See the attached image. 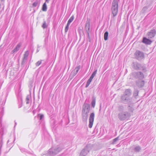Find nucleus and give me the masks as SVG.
<instances>
[{
    "instance_id": "27",
    "label": "nucleus",
    "mask_w": 156,
    "mask_h": 156,
    "mask_svg": "<svg viewBox=\"0 0 156 156\" xmlns=\"http://www.w3.org/2000/svg\"><path fill=\"white\" fill-rule=\"evenodd\" d=\"M34 80L33 79H31L29 82V87L31 88L33 86V83H34Z\"/></svg>"
},
{
    "instance_id": "16",
    "label": "nucleus",
    "mask_w": 156,
    "mask_h": 156,
    "mask_svg": "<svg viewBox=\"0 0 156 156\" xmlns=\"http://www.w3.org/2000/svg\"><path fill=\"white\" fill-rule=\"evenodd\" d=\"M90 21L89 20H87V21L86 23L85 28L87 30V32L88 34V35L89 36V30H90Z\"/></svg>"
},
{
    "instance_id": "13",
    "label": "nucleus",
    "mask_w": 156,
    "mask_h": 156,
    "mask_svg": "<svg viewBox=\"0 0 156 156\" xmlns=\"http://www.w3.org/2000/svg\"><path fill=\"white\" fill-rule=\"evenodd\" d=\"M89 109H90V104L85 102L83 106V109L82 112H84L86 110H89Z\"/></svg>"
},
{
    "instance_id": "40",
    "label": "nucleus",
    "mask_w": 156,
    "mask_h": 156,
    "mask_svg": "<svg viewBox=\"0 0 156 156\" xmlns=\"http://www.w3.org/2000/svg\"><path fill=\"white\" fill-rule=\"evenodd\" d=\"M2 115H1V113H0V123L1 124V119L2 117Z\"/></svg>"
},
{
    "instance_id": "1",
    "label": "nucleus",
    "mask_w": 156,
    "mask_h": 156,
    "mask_svg": "<svg viewBox=\"0 0 156 156\" xmlns=\"http://www.w3.org/2000/svg\"><path fill=\"white\" fill-rule=\"evenodd\" d=\"M63 148L64 147L61 145H58L56 146H52L51 148L49 150L48 154L51 156L55 155L58 154Z\"/></svg>"
},
{
    "instance_id": "12",
    "label": "nucleus",
    "mask_w": 156,
    "mask_h": 156,
    "mask_svg": "<svg viewBox=\"0 0 156 156\" xmlns=\"http://www.w3.org/2000/svg\"><path fill=\"white\" fill-rule=\"evenodd\" d=\"M29 55V52L27 51L25 52L23 58V59L21 63V65H23L26 63L27 62V57Z\"/></svg>"
},
{
    "instance_id": "3",
    "label": "nucleus",
    "mask_w": 156,
    "mask_h": 156,
    "mask_svg": "<svg viewBox=\"0 0 156 156\" xmlns=\"http://www.w3.org/2000/svg\"><path fill=\"white\" fill-rule=\"evenodd\" d=\"M120 102L125 104L130 103L132 102V98L130 97L123 94L121 97Z\"/></svg>"
},
{
    "instance_id": "41",
    "label": "nucleus",
    "mask_w": 156,
    "mask_h": 156,
    "mask_svg": "<svg viewBox=\"0 0 156 156\" xmlns=\"http://www.w3.org/2000/svg\"><path fill=\"white\" fill-rule=\"evenodd\" d=\"M21 104L19 105V108H21L22 106V100H21Z\"/></svg>"
},
{
    "instance_id": "36",
    "label": "nucleus",
    "mask_w": 156,
    "mask_h": 156,
    "mask_svg": "<svg viewBox=\"0 0 156 156\" xmlns=\"http://www.w3.org/2000/svg\"><path fill=\"white\" fill-rule=\"evenodd\" d=\"M42 27L44 28H46L47 27V26L46 24V22L45 21H44V22L43 23V25H42Z\"/></svg>"
},
{
    "instance_id": "38",
    "label": "nucleus",
    "mask_w": 156,
    "mask_h": 156,
    "mask_svg": "<svg viewBox=\"0 0 156 156\" xmlns=\"http://www.w3.org/2000/svg\"><path fill=\"white\" fill-rule=\"evenodd\" d=\"M69 24L67 23V25L65 28V32H66L68 31V29H69Z\"/></svg>"
},
{
    "instance_id": "5",
    "label": "nucleus",
    "mask_w": 156,
    "mask_h": 156,
    "mask_svg": "<svg viewBox=\"0 0 156 156\" xmlns=\"http://www.w3.org/2000/svg\"><path fill=\"white\" fill-rule=\"evenodd\" d=\"M136 58L138 60H140L144 58V53L140 51L137 50L135 53Z\"/></svg>"
},
{
    "instance_id": "11",
    "label": "nucleus",
    "mask_w": 156,
    "mask_h": 156,
    "mask_svg": "<svg viewBox=\"0 0 156 156\" xmlns=\"http://www.w3.org/2000/svg\"><path fill=\"white\" fill-rule=\"evenodd\" d=\"M156 34V31L155 30H151L147 33V35L148 38H151L154 37Z\"/></svg>"
},
{
    "instance_id": "31",
    "label": "nucleus",
    "mask_w": 156,
    "mask_h": 156,
    "mask_svg": "<svg viewBox=\"0 0 156 156\" xmlns=\"http://www.w3.org/2000/svg\"><path fill=\"white\" fill-rule=\"evenodd\" d=\"M37 117L39 118L40 120H42L44 117V115L42 114H38Z\"/></svg>"
},
{
    "instance_id": "39",
    "label": "nucleus",
    "mask_w": 156,
    "mask_h": 156,
    "mask_svg": "<svg viewBox=\"0 0 156 156\" xmlns=\"http://www.w3.org/2000/svg\"><path fill=\"white\" fill-rule=\"evenodd\" d=\"M42 61V60L38 61L36 63V66H39L41 64V62Z\"/></svg>"
},
{
    "instance_id": "10",
    "label": "nucleus",
    "mask_w": 156,
    "mask_h": 156,
    "mask_svg": "<svg viewBox=\"0 0 156 156\" xmlns=\"http://www.w3.org/2000/svg\"><path fill=\"white\" fill-rule=\"evenodd\" d=\"M132 67L136 70H139L141 69L142 66L140 64L137 62H133L132 64Z\"/></svg>"
},
{
    "instance_id": "43",
    "label": "nucleus",
    "mask_w": 156,
    "mask_h": 156,
    "mask_svg": "<svg viewBox=\"0 0 156 156\" xmlns=\"http://www.w3.org/2000/svg\"><path fill=\"white\" fill-rule=\"evenodd\" d=\"M3 128H1V130H0L1 133V132L2 131V132H3Z\"/></svg>"
},
{
    "instance_id": "47",
    "label": "nucleus",
    "mask_w": 156,
    "mask_h": 156,
    "mask_svg": "<svg viewBox=\"0 0 156 156\" xmlns=\"http://www.w3.org/2000/svg\"><path fill=\"white\" fill-rule=\"evenodd\" d=\"M33 113H34V111H33Z\"/></svg>"
},
{
    "instance_id": "34",
    "label": "nucleus",
    "mask_w": 156,
    "mask_h": 156,
    "mask_svg": "<svg viewBox=\"0 0 156 156\" xmlns=\"http://www.w3.org/2000/svg\"><path fill=\"white\" fill-rule=\"evenodd\" d=\"M97 72V70H95L92 74L90 77V78H93L95 76Z\"/></svg>"
},
{
    "instance_id": "24",
    "label": "nucleus",
    "mask_w": 156,
    "mask_h": 156,
    "mask_svg": "<svg viewBox=\"0 0 156 156\" xmlns=\"http://www.w3.org/2000/svg\"><path fill=\"white\" fill-rule=\"evenodd\" d=\"M42 10L43 11L46 12L47 10V6L46 4V3H44L42 7Z\"/></svg>"
},
{
    "instance_id": "42",
    "label": "nucleus",
    "mask_w": 156,
    "mask_h": 156,
    "mask_svg": "<svg viewBox=\"0 0 156 156\" xmlns=\"http://www.w3.org/2000/svg\"><path fill=\"white\" fill-rule=\"evenodd\" d=\"M50 0H45L46 3H48Z\"/></svg>"
},
{
    "instance_id": "2",
    "label": "nucleus",
    "mask_w": 156,
    "mask_h": 156,
    "mask_svg": "<svg viewBox=\"0 0 156 156\" xmlns=\"http://www.w3.org/2000/svg\"><path fill=\"white\" fill-rule=\"evenodd\" d=\"M118 4L117 0H113L112 4L111 9L113 17L116 16L118 12Z\"/></svg>"
},
{
    "instance_id": "8",
    "label": "nucleus",
    "mask_w": 156,
    "mask_h": 156,
    "mask_svg": "<svg viewBox=\"0 0 156 156\" xmlns=\"http://www.w3.org/2000/svg\"><path fill=\"white\" fill-rule=\"evenodd\" d=\"M80 68V66L76 67L74 70L71 72L70 75V77H73L75 76L78 72Z\"/></svg>"
},
{
    "instance_id": "20",
    "label": "nucleus",
    "mask_w": 156,
    "mask_h": 156,
    "mask_svg": "<svg viewBox=\"0 0 156 156\" xmlns=\"http://www.w3.org/2000/svg\"><path fill=\"white\" fill-rule=\"evenodd\" d=\"M139 93V90L136 89L134 88L133 92V96L135 98H136V97L138 96Z\"/></svg>"
},
{
    "instance_id": "9",
    "label": "nucleus",
    "mask_w": 156,
    "mask_h": 156,
    "mask_svg": "<svg viewBox=\"0 0 156 156\" xmlns=\"http://www.w3.org/2000/svg\"><path fill=\"white\" fill-rule=\"evenodd\" d=\"M142 79H139L136 82V85L139 88H142L144 85V81Z\"/></svg>"
},
{
    "instance_id": "28",
    "label": "nucleus",
    "mask_w": 156,
    "mask_h": 156,
    "mask_svg": "<svg viewBox=\"0 0 156 156\" xmlns=\"http://www.w3.org/2000/svg\"><path fill=\"white\" fill-rule=\"evenodd\" d=\"M92 79H89L88 80L87 82V84L85 86V87L86 88L88 87L90 83L91 82Z\"/></svg>"
},
{
    "instance_id": "21",
    "label": "nucleus",
    "mask_w": 156,
    "mask_h": 156,
    "mask_svg": "<svg viewBox=\"0 0 156 156\" xmlns=\"http://www.w3.org/2000/svg\"><path fill=\"white\" fill-rule=\"evenodd\" d=\"M141 149V147L139 146H135L133 149V150L135 152H140Z\"/></svg>"
},
{
    "instance_id": "46",
    "label": "nucleus",
    "mask_w": 156,
    "mask_h": 156,
    "mask_svg": "<svg viewBox=\"0 0 156 156\" xmlns=\"http://www.w3.org/2000/svg\"><path fill=\"white\" fill-rule=\"evenodd\" d=\"M16 122H15V126H14V127H15V126H16Z\"/></svg>"
},
{
    "instance_id": "23",
    "label": "nucleus",
    "mask_w": 156,
    "mask_h": 156,
    "mask_svg": "<svg viewBox=\"0 0 156 156\" xmlns=\"http://www.w3.org/2000/svg\"><path fill=\"white\" fill-rule=\"evenodd\" d=\"M82 120L83 122H86L88 116L85 114L82 113Z\"/></svg>"
},
{
    "instance_id": "29",
    "label": "nucleus",
    "mask_w": 156,
    "mask_h": 156,
    "mask_svg": "<svg viewBox=\"0 0 156 156\" xmlns=\"http://www.w3.org/2000/svg\"><path fill=\"white\" fill-rule=\"evenodd\" d=\"M74 18L73 16H72L68 20L67 24H69L73 21Z\"/></svg>"
},
{
    "instance_id": "6",
    "label": "nucleus",
    "mask_w": 156,
    "mask_h": 156,
    "mask_svg": "<svg viewBox=\"0 0 156 156\" xmlns=\"http://www.w3.org/2000/svg\"><path fill=\"white\" fill-rule=\"evenodd\" d=\"M94 114L92 112L90 114L89 118V124L88 125L89 127L91 128L93 126L94 119Z\"/></svg>"
},
{
    "instance_id": "7",
    "label": "nucleus",
    "mask_w": 156,
    "mask_h": 156,
    "mask_svg": "<svg viewBox=\"0 0 156 156\" xmlns=\"http://www.w3.org/2000/svg\"><path fill=\"white\" fill-rule=\"evenodd\" d=\"M132 75L133 77L138 78H144V76L142 73L140 72H134L132 73Z\"/></svg>"
},
{
    "instance_id": "19",
    "label": "nucleus",
    "mask_w": 156,
    "mask_h": 156,
    "mask_svg": "<svg viewBox=\"0 0 156 156\" xmlns=\"http://www.w3.org/2000/svg\"><path fill=\"white\" fill-rule=\"evenodd\" d=\"M93 146V144H87V145L85 147L86 148V149L87 151L89 152L90 150L92 149Z\"/></svg>"
},
{
    "instance_id": "4",
    "label": "nucleus",
    "mask_w": 156,
    "mask_h": 156,
    "mask_svg": "<svg viewBox=\"0 0 156 156\" xmlns=\"http://www.w3.org/2000/svg\"><path fill=\"white\" fill-rule=\"evenodd\" d=\"M130 114L127 112H125L119 113L118 115L119 119L121 120H124L130 116Z\"/></svg>"
},
{
    "instance_id": "25",
    "label": "nucleus",
    "mask_w": 156,
    "mask_h": 156,
    "mask_svg": "<svg viewBox=\"0 0 156 156\" xmlns=\"http://www.w3.org/2000/svg\"><path fill=\"white\" fill-rule=\"evenodd\" d=\"M118 110L120 112H122L124 110V107L123 105H120L118 107Z\"/></svg>"
},
{
    "instance_id": "18",
    "label": "nucleus",
    "mask_w": 156,
    "mask_h": 156,
    "mask_svg": "<svg viewBox=\"0 0 156 156\" xmlns=\"http://www.w3.org/2000/svg\"><path fill=\"white\" fill-rule=\"evenodd\" d=\"M21 46V44H19L17 45L16 47L11 52V54H13L18 51Z\"/></svg>"
},
{
    "instance_id": "44",
    "label": "nucleus",
    "mask_w": 156,
    "mask_h": 156,
    "mask_svg": "<svg viewBox=\"0 0 156 156\" xmlns=\"http://www.w3.org/2000/svg\"><path fill=\"white\" fill-rule=\"evenodd\" d=\"M147 9V8H146V7H144V8H143V9Z\"/></svg>"
},
{
    "instance_id": "30",
    "label": "nucleus",
    "mask_w": 156,
    "mask_h": 156,
    "mask_svg": "<svg viewBox=\"0 0 156 156\" xmlns=\"http://www.w3.org/2000/svg\"><path fill=\"white\" fill-rule=\"evenodd\" d=\"M39 5L40 3L39 2L38 0H36L35 2H34L33 4V6L34 7H36L38 4Z\"/></svg>"
},
{
    "instance_id": "45",
    "label": "nucleus",
    "mask_w": 156,
    "mask_h": 156,
    "mask_svg": "<svg viewBox=\"0 0 156 156\" xmlns=\"http://www.w3.org/2000/svg\"><path fill=\"white\" fill-rule=\"evenodd\" d=\"M39 49L37 48V52H38L39 51Z\"/></svg>"
},
{
    "instance_id": "35",
    "label": "nucleus",
    "mask_w": 156,
    "mask_h": 156,
    "mask_svg": "<svg viewBox=\"0 0 156 156\" xmlns=\"http://www.w3.org/2000/svg\"><path fill=\"white\" fill-rule=\"evenodd\" d=\"M90 110V109H89V110H86L85 111V112H82V113H83L84 114H85V115H86L88 116V114L89 112V111Z\"/></svg>"
},
{
    "instance_id": "14",
    "label": "nucleus",
    "mask_w": 156,
    "mask_h": 156,
    "mask_svg": "<svg viewBox=\"0 0 156 156\" xmlns=\"http://www.w3.org/2000/svg\"><path fill=\"white\" fill-rule=\"evenodd\" d=\"M142 42L146 44L149 45L151 43L152 41L146 37H144L143 38Z\"/></svg>"
},
{
    "instance_id": "32",
    "label": "nucleus",
    "mask_w": 156,
    "mask_h": 156,
    "mask_svg": "<svg viewBox=\"0 0 156 156\" xmlns=\"http://www.w3.org/2000/svg\"><path fill=\"white\" fill-rule=\"evenodd\" d=\"M128 109L129 112H133L134 109L130 105H129L128 107Z\"/></svg>"
},
{
    "instance_id": "15",
    "label": "nucleus",
    "mask_w": 156,
    "mask_h": 156,
    "mask_svg": "<svg viewBox=\"0 0 156 156\" xmlns=\"http://www.w3.org/2000/svg\"><path fill=\"white\" fill-rule=\"evenodd\" d=\"M89 152L87 151L86 148H84L81 151L80 154V156H85Z\"/></svg>"
},
{
    "instance_id": "26",
    "label": "nucleus",
    "mask_w": 156,
    "mask_h": 156,
    "mask_svg": "<svg viewBox=\"0 0 156 156\" xmlns=\"http://www.w3.org/2000/svg\"><path fill=\"white\" fill-rule=\"evenodd\" d=\"M108 31L105 32L104 34V39L105 41L108 40Z\"/></svg>"
},
{
    "instance_id": "22",
    "label": "nucleus",
    "mask_w": 156,
    "mask_h": 156,
    "mask_svg": "<svg viewBox=\"0 0 156 156\" xmlns=\"http://www.w3.org/2000/svg\"><path fill=\"white\" fill-rule=\"evenodd\" d=\"M96 98L94 97L92 98V100L91 102L92 106L94 108L95 105Z\"/></svg>"
},
{
    "instance_id": "37",
    "label": "nucleus",
    "mask_w": 156,
    "mask_h": 156,
    "mask_svg": "<svg viewBox=\"0 0 156 156\" xmlns=\"http://www.w3.org/2000/svg\"><path fill=\"white\" fill-rule=\"evenodd\" d=\"M29 98L30 96L29 95H27L26 98V104H28L29 103Z\"/></svg>"
},
{
    "instance_id": "33",
    "label": "nucleus",
    "mask_w": 156,
    "mask_h": 156,
    "mask_svg": "<svg viewBox=\"0 0 156 156\" xmlns=\"http://www.w3.org/2000/svg\"><path fill=\"white\" fill-rule=\"evenodd\" d=\"M119 139V137L118 136L116 138L114 139L113 140V141L111 143V144H115V142L117 141Z\"/></svg>"
},
{
    "instance_id": "17",
    "label": "nucleus",
    "mask_w": 156,
    "mask_h": 156,
    "mask_svg": "<svg viewBox=\"0 0 156 156\" xmlns=\"http://www.w3.org/2000/svg\"><path fill=\"white\" fill-rule=\"evenodd\" d=\"M132 91L131 89H128L126 90L123 94L127 96L130 97Z\"/></svg>"
}]
</instances>
